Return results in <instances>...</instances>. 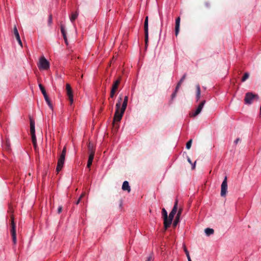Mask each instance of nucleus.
Instances as JSON below:
<instances>
[{"instance_id":"obj_1","label":"nucleus","mask_w":261,"mask_h":261,"mask_svg":"<svg viewBox=\"0 0 261 261\" xmlns=\"http://www.w3.org/2000/svg\"><path fill=\"white\" fill-rule=\"evenodd\" d=\"M123 97V95L120 94L116 105V111L113 119V126L116 128L118 127L117 122L121 120L127 105L128 96H125L124 99Z\"/></svg>"},{"instance_id":"obj_2","label":"nucleus","mask_w":261,"mask_h":261,"mask_svg":"<svg viewBox=\"0 0 261 261\" xmlns=\"http://www.w3.org/2000/svg\"><path fill=\"white\" fill-rule=\"evenodd\" d=\"M177 205H178V200L177 199L175 200L174 206L170 213L169 216H167V219L165 220L164 222V226L165 229H167L170 226V225L172 223L173 218L177 213Z\"/></svg>"},{"instance_id":"obj_3","label":"nucleus","mask_w":261,"mask_h":261,"mask_svg":"<svg viewBox=\"0 0 261 261\" xmlns=\"http://www.w3.org/2000/svg\"><path fill=\"white\" fill-rule=\"evenodd\" d=\"M37 66L40 70H47L49 69L50 64L44 56H41L39 59Z\"/></svg>"},{"instance_id":"obj_4","label":"nucleus","mask_w":261,"mask_h":261,"mask_svg":"<svg viewBox=\"0 0 261 261\" xmlns=\"http://www.w3.org/2000/svg\"><path fill=\"white\" fill-rule=\"evenodd\" d=\"M30 132L31 135L32 141L33 144L34 148L36 151L37 149V140L35 135V121L34 120L30 118Z\"/></svg>"},{"instance_id":"obj_5","label":"nucleus","mask_w":261,"mask_h":261,"mask_svg":"<svg viewBox=\"0 0 261 261\" xmlns=\"http://www.w3.org/2000/svg\"><path fill=\"white\" fill-rule=\"evenodd\" d=\"M258 99L259 96L257 94L252 92H247L245 94L244 101L247 105H251L254 101H257Z\"/></svg>"},{"instance_id":"obj_6","label":"nucleus","mask_w":261,"mask_h":261,"mask_svg":"<svg viewBox=\"0 0 261 261\" xmlns=\"http://www.w3.org/2000/svg\"><path fill=\"white\" fill-rule=\"evenodd\" d=\"M227 190V177L225 176L221 186V196L225 197Z\"/></svg>"},{"instance_id":"obj_7","label":"nucleus","mask_w":261,"mask_h":261,"mask_svg":"<svg viewBox=\"0 0 261 261\" xmlns=\"http://www.w3.org/2000/svg\"><path fill=\"white\" fill-rule=\"evenodd\" d=\"M144 32H145V41L146 45L147 44L148 40V17H145L144 22Z\"/></svg>"},{"instance_id":"obj_8","label":"nucleus","mask_w":261,"mask_h":261,"mask_svg":"<svg viewBox=\"0 0 261 261\" xmlns=\"http://www.w3.org/2000/svg\"><path fill=\"white\" fill-rule=\"evenodd\" d=\"M205 103V100L202 101L198 105L197 109L194 113L191 114V117H195L198 115L201 111L204 104Z\"/></svg>"},{"instance_id":"obj_9","label":"nucleus","mask_w":261,"mask_h":261,"mask_svg":"<svg viewBox=\"0 0 261 261\" xmlns=\"http://www.w3.org/2000/svg\"><path fill=\"white\" fill-rule=\"evenodd\" d=\"M65 158L64 157L60 156L58 161V164L56 168V170L58 172L61 170L64 164Z\"/></svg>"},{"instance_id":"obj_10","label":"nucleus","mask_w":261,"mask_h":261,"mask_svg":"<svg viewBox=\"0 0 261 261\" xmlns=\"http://www.w3.org/2000/svg\"><path fill=\"white\" fill-rule=\"evenodd\" d=\"M182 208H180L178 210V211L177 212V213L176 214L175 219L174 220L173 223V226L174 227H175L177 226V224L179 223L180 217V216H181V213H182Z\"/></svg>"},{"instance_id":"obj_11","label":"nucleus","mask_w":261,"mask_h":261,"mask_svg":"<svg viewBox=\"0 0 261 261\" xmlns=\"http://www.w3.org/2000/svg\"><path fill=\"white\" fill-rule=\"evenodd\" d=\"M180 18L178 17L175 20V35L177 36L179 32Z\"/></svg>"},{"instance_id":"obj_12","label":"nucleus","mask_w":261,"mask_h":261,"mask_svg":"<svg viewBox=\"0 0 261 261\" xmlns=\"http://www.w3.org/2000/svg\"><path fill=\"white\" fill-rule=\"evenodd\" d=\"M13 32H14V35L15 36V37H16V39L17 41H18V42L19 44L20 45V46L22 47V42L21 41L19 33L18 32V30H17V28H16V26H15L14 27Z\"/></svg>"},{"instance_id":"obj_13","label":"nucleus","mask_w":261,"mask_h":261,"mask_svg":"<svg viewBox=\"0 0 261 261\" xmlns=\"http://www.w3.org/2000/svg\"><path fill=\"white\" fill-rule=\"evenodd\" d=\"M120 84V80L118 79L115 81L112 85L111 90L113 91L116 92L117 91L118 86Z\"/></svg>"},{"instance_id":"obj_14","label":"nucleus","mask_w":261,"mask_h":261,"mask_svg":"<svg viewBox=\"0 0 261 261\" xmlns=\"http://www.w3.org/2000/svg\"><path fill=\"white\" fill-rule=\"evenodd\" d=\"M94 156V152L91 151V153L89 154V159L87 163V167L90 168L91 165H92L93 160Z\"/></svg>"},{"instance_id":"obj_15","label":"nucleus","mask_w":261,"mask_h":261,"mask_svg":"<svg viewBox=\"0 0 261 261\" xmlns=\"http://www.w3.org/2000/svg\"><path fill=\"white\" fill-rule=\"evenodd\" d=\"M66 90L68 97H71V96L73 95L71 86L69 84H67L66 85Z\"/></svg>"},{"instance_id":"obj_16","label":"nucleus","mask_w":261,"mask_h":261,"mask_svg":"<svg viewBox=\"0 0 261 261\" xmlns=\"http://www.w3.org/2000/svg\"><path fill=\"white\" fill-rule=\"evenodd\" d=\"M196 100L198 101L200 98V95H201V90H200V87L199 84L197 85L196 86Z\"/></svg>"},{"instance_id":"obj_17","label":"nucleus","mask_w":261,"mask_h":261,"mask_svg":"<svg viewBox=\"0 0 261 261\" xmlns=\"http://www.w3.org/2000/svg\"><path fill=\"white\" fill-rule=\"evenodd\" d=\"M122 189L123 191H127L128 192L130 191L129 182L127 181H125L123 182L122 186Z\"/></svg>"},{"instance_id":"obj_18","label":"nucleus","mask_w":261,"mask_h":261,"mask_svg":"<svg viewBox=\"0 0 261 261\" xmlns=\"http://www.w3.org/2000/svg\"><path fill=\"white\" fill-rule=\"evenodd\" d=\"M44 99L46 101V102H47L48 106H49V108L51 110L53 109V105L51 104L48 96L47 94L44 95Z\"/></svg>"},{"instance_id":"obj_19","label":"nucleus","mask_w":261,"mask_h":261,"mask_svg":"<svg viewBox=\"0 0 261 261\" xmlns=\"http://www.w3.org/2000/svg\"><path fill=\"white\" fill-rule=\"evenodd\" d=\"M186 74H185L182 76V77L181 78V79L180 80L179 82L177 83V86H176V91H178V90L179 89V88L180 86H181V84L182 83V82H184V81L186 79Z\"/></svg>"},{"instance_id":"obj_20","label":"nucleus","mask_w":261,"mask_h":261,"mask_svg":"<svg viewBox=\"0 0 261 261\" xmlns=\"http://www.w3.org/2000/svg\"><path fill=\"white\" fill-rule=\"evenodd\" d=\"M204 232L206 236H210V235L213 234L214 233V230L212 228H206V229H205Z\"/></svg>"},{"instance_id":"obj_21","label":"nucleus","mask_w":261,"mask_h":261,"mask_svg":"<svg viewBox=\"0 0 261 261\" xmlns=\"http://www.w3.org/2000/svg\"><path fill=\"white\" fill-rule=\"evenodd\" d=\"M79 15V13H77V12H75L74 13H72L70 17V20L71 22H73V21H74L77 17Z\"/></svg>"},{"instance_id":"obj_22","label":"nucleus","mask_w":261,"mask_h":261,"mask_svg":"<svg viewBox=\"0 0 261 261\" xmlns=\"http://www.w3.org/2000/svg\"><path fill=\"white\" fill-rule=\"evenodd\" d=\"M162 215H163V217L164 221L165 220L167 219V216H168L167 212L164 208H162Z\"/></svg>"},{"instance_id":"obj_23","label":"nucleus","mask_w":261,"mask_h":261,"mask_svg":"<svg viewBox=\"0 0 261 261\" xmlns=\"http://www.w3.org/2000/svg\"><path fill=\"white\" fill-rule=\"evenodd\" d=\"M249 73L248 72H245L243 75V76L242 77V80H241V81L242 82H244L245 81H246L248 78H249Z\"/></svg>"},{"instance_id":"obj_24","label":"nucleus","mask_w":261,"mask_h":261,"mask_svg":"<svg viewBox=\"0 0 261 261\" xmlns=\"http://www.w3.org/2000/svg\"><path fill=\"white\" fill-rule=\"evenodd\" d=\"M39 88L40 90L41 91L43 96L47 94L46 93V91L45 90V89L44 88L43 86L41 84L39 85Z\"/></svg>"},{"instance_id":"obj_25","label":"nucleus","mask_w":261,"mask_h":261,"mask_svg":"<svg viewBox=\"0 0 261 261\" xmlns=\"http://www.w3.org/2000/svg\"><path fill=\"white\" fill-rule=\"evenodd\" d=\"M192 143V140L190 139L186 144V148L187 149H190Z\"/></svg>"},{"instance_id":"obj_26","label":"nucleus","mask_w":261,"mask_h":261,"mask_svg":"<svg viewBox=\"0 0 261 261\" xmlns=\"http://www.w3.org/2000/svg\"><path fill=\"white\" fill-rule=\"evenodd\" d=\"M88 149H89V153H90L91 151H94V149H93V145L91 143H89V145H88Z\"/></svg>"},{"instance_id":"obj_27","label":"nucleus","mask_w":261,"mask_h":261,"mask_svg":"<svg viewBox=\"0 0 261 261\" xmlns=\"http://www.w3.org/2000/svg\"><path fill=\"white\" fill-rule=\"evenodd\" d=\"M11 232L12 234H16V226H11Z\"/></svg>"},{"instance_id":"obj_28","label":"nucleus","mask_w":261,"mask_h":261,"mask_svg":"<svg viewBox=\"0 0 261 261\" xmlns=\"http://www.w3.org/2000/svg\"><path fill=\"white\" fill-rule=\"evenodd\" d=\"M53 22V18L51 15H49L48 19V25L50 26Z\"/></svg>"},{"instance_id":"obj_29","label":"nucleus","mask_w":261,"mask_h":261,"mask_svg":"<svg viewBox=\"0 0 261 261\" xmlns=\"http://www.w3.org/2000/svg\"><path fill=\"white\" fill-rule=\"evenodd\" d=\"M61 33H62V34L63 35V37H65V36H66L65 31L64 27L63 25H61Z\"/></svg>"},{"instance_id":"obj_30","label":"nucleus","mask_w":261,"mask_h":261,"mask_svg":"<svg viewBox=\"0 0 261 261\" xmlns=\"http://www.w3.org/2000/svg\"><path fill=\"white\" fill-rule=\"evenodd\" d=\"M66 153V147H64L63 148V150L62 151L61 154L60 155V156L65 158Z\"/></svg>"},{"instance_id":"obj_31","label":"nucleus","mask_w":261,"mask_h":261,"mask_svg":"<svg viewBox=\"0 0 261 261\" xmlns=\"http://www.w3.org/2000/svg\"><path fill=\"white\" fill-rule=\"evenodd\" d=\"M13 242L14 244L16 243V234H12Z\"/></svg>"},{"instance_id":"obj_32","label":"nucleus","mask_w":261,"mask_h":261,"mask_svg":"<svg viewBox=\"0 0 261 261\" xmlns=\"http://www.w3.org/2000/svg\"><path fill=\"white\" fill-rule=\"evenodd\" d=\"M185 252L186 253L187 258H190L189 251L187 250V249L186 248H185Z\"/></svg>"},{"instance_id":"obj_33","label":"nucleus","mask_w":261,"mask_h":261,"mask_svg":"<svg viewBox=\"0 0 261 261\" xmlns=\"http://www.w3.org/2000/svg\"><path fill=\"white\" fill-rule=\"evenodd\" d=\"M115 93H116L115 92L111 90L110 97L111 98H113L114 97L115 95Z\"/></svg>"},{"instance_id":"obj_34","label":"nucleus","mask_w":261,"mask_h":261,"mask_svg":"<svg viewBox=\"0 0 261 261\" xmlns=\"http://www.w3.org/2000/svg\"><path fill=\"white\" fill-rule=\"evenodd\" d=\"M68 98L69 99L70 105H72L73 102V95L71 97H68Z\"/></svg>"},{"instance_id":"obj_35","label":"nucleus","mask_w":261,"mask_h":261,"mask_svg":"<svg viewBox=\"0 0 261 261\" xmlns=\"http://www.w3.org/2000/svg\"><path fill=\"white\" fill-rule=\"evenodd\" d=\"M177 92V91H176V87L175 91L173 92V93L171 95L172 99H173L176 96Z\"/></svg>"},{"instance_id":"obj_36","label":"nucleus","mask_w":261,"mask_h":261,"mask_svg":"<svg viewBox=\"0 0 261 261\" xmlns=\"http://www.w3.org/2000/svg\"><path fill=\"white\" fill-rule=\"evenodd\" d=\"M204 5L207 8H210V6H211L210 3L209 2H205L204 3Z\"/></svg>"},{"instance_id":"obj_37","label":"nucleus","mask_w":261,"mask_h":261,"mask_svg":"<svg viewBox=\"0 0 261 261\" xmlns=\"http://www.w3.org/2000/svg\"><path fill=\"white\" fill-rule=\"evenodd\" d=\"M6 146H7V149H9L10 147V143L8 141H7V142H6Z\"/></svg>"},{"instance_id":"obj_38","label":"nucleus","mask_w":261,"mask_h":261,"mask_svg":"<svg viewBox=\"0 0 261 261\" xmlns=\"http://www.w3.org/2000/svg\"><path fill=\"white\" fill-rule=\"evenodd\" d=\"M152 257L151 255H150L147 257V259L146 261H152Z\"/></svg>"},{"instance_id":"obj_39","label":"nucleus","mask_w":261,"mask_h":261,"mask_svg":"<svg viewBox=\"0 0 261 261\" xmlns=\"http://www.w3.org/2000/svg\"><path fill=\"white\" fill-rule=\"evenodd\" d=\"M15 226V224L14 223V218L12 217L11 218V226Z\"/></svg>"},{"instance_id":"obj_40","label":"nucleus","mask_w":261,"mask_h":261,"mask_svg":"<svg viewBox=\"0 0 261 261\" xmlns=\"http://www.w3.org/2000/svg\"><path fill=\"white\" fill-rule=\"evenodd\" d=\"M64 38V41H65V42L66 43V45H68V41H67V37L66 36H65V37H63Z\"/></svg>"},{"instance_id":"obj_41","label":"nucleus","mask_w":261,"mask_h":261,"mask_svg":"<svg viewBox=\"0 0 261 261\" xmlns=\"http://www.w3.org/2000/svg\"><path fill=\"white\" fill-rule=\"evenodd\" d=\"M241 141L240 139V138H237L235 141H234V143L236 144H237L240 141Z\"/></svg>"},{"instance_id":"obj_42","label":"nucleus","mask_w":261,"mask_h":261,"mask_svg":"<svg viewBox=\"0 0 261 261\" xmlns=\"http://www.w3.org/2000/svg\"><path fill=\"white\" fill-rule=\"evenodd\" d=\"M62 206H59L58 208V213H60L62 212Z\"/></svg>"},{"instance_id":"obj_43","label":"nucleus","mask_w":261,"mask_h":261,"mask_svg":"<svg viewBox=\"0 0 261 261\" xmlns=\"http://www.w3.org/2000/svg\"><path fill=\"white\" fill-rule=\"evenodd\" d=\"M188 162H189L190 164H192V161H191V159H190L189 158H188Z\"/></svg>"},{"instance_id":"obj_44","label":"nucleus","mask_w":261,"mask_h":261,"mask_svg":"<svg viewBox=\"0 0 261 261\" xmlns=\"http://www.w3.org/2000/svg\"><path fill=\"white\" fill-rule=\"evenodd\" d=\"M196 162L195 161V163H194V164L193 165H192V169H195V164H196Z\"/></svg>"},{"instance_id":"obj_45","label":"nucleus","mask_w":261,"mask_h":261,"mask_svg":"<svg viewBox=\"0 0 261 261\" xmlns=\"http://www.w3.org/2000/svg\"><path fill=\"white\" fill-rule=\"evenodd\" d=\"M81 200V198H79V199L77 200V201H76V204H78L80 203Z\"/></svg>"},{"instance_id":"obj_46","label":"nucleus","mask_w":261,"mask_h":261,"mask_svg":"<svg viewBox=\"0 0 261 261\" xmlns=\"http://www.w3.org/2000/svg\"><path fill=\"white\" fill-rule=\"evenodd\" d=\"M85 194L84 193H83L81 196L80 197V198H81V199H82V198L84 196Z\"/></svg>"},{"instance_id":"obj_47","label":"nucleus","mask_w":261,"mask_h":261,"mask_svg":"<svg viewBox=\"0 0 261 261\" xmlns=\"http://www.w3.org/2000/svg\"><path fill=\"white\" fill-rule=\"evenodd\" d=\"M258 116H259V117H261V111H260V112H259V114Z\"/></svg>"},{"instance_id":"obj_48","label":"nucleus","mask_w":261,"mask_h":261,"mask_svg":"<svg viewBox=\"0 0 261 261\" xmlns=\"http://www.w3.org/2000/svg\"><path fill=\"white\" fill-rule=\"evenodd\" d=\"M188 261H192V260H191V257H190V258H188Z\"/></svg>"}]
</instances>
